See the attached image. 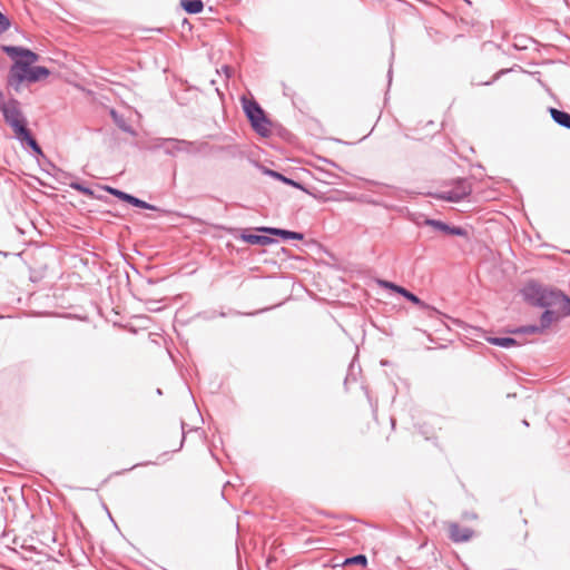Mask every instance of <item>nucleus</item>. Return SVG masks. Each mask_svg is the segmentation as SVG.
I'll return each mask as SVG.
<instances>
[{
  "mask_svg": "<svg viewBox=\"0 0 570 570\" xmlns=\"http://www.w3.org/2000/svg\"><path fill=\"white\" fill-rule=\"evenodd\" d=\"M561 293L560 289L542 286L535 282H530L522 288V295L528 303L544 308L556 307Z\"/></svg>",
  "mask_w": 570,
  "mask_h": 570,
  "instance_id": "f257e3e1",
  "label": "nucleus"
},
{
  "mask_svg": "<svg viewBox=\"0 0 570 570\" xmlns=\"http://www.w3.org/2000/svg\"><path fill=\"white\" fill-rule=\"evenodd\" d=\"M243 110L253 130L261 137L271 135L272 121L255 99L242 98Z\"/></svg>",
  "mask_w": 570,
  "mask_h": 570,
  "instance_id": "f03ea898",
  "label": "nucleus"
},
{
  "mask_svg": "<svg viewBox=\"0 0 570 570\" xmlns=\"http://www.w3.org/2000/svg\"><path fill=\"white\" fill-rule=\"evenodd\" d=\"M154 149H163L167 156L176 157L178 154H197L202 151V148L207 144L197 145L194 141L178 139V138H155L153 140Z\"/></svg>",
  "mask_w": 570,
  "mask_h": 570,
  "instance_id": "7ed1b4c3",
  "label": "nucleus"
},
{
  "mask_svg": "<svg viewBox=\"0 0 570 570\" xmlns=\"http://www.w3.org/2000/svg\"><path fill=\"white\" fill-rule=\"evenodd\" d=\"M50 75V70L43 66H28L27 63L22 65V68L17 69V71H10L8 76V86L13 87L17 91L19 90V86L24 80L29 82H37L43 78H47Z\"/></svg>",
  "mask_w": 570,
  "mask_h": 570,
  "instance_id": "20e7f679",
  "label": "nucleus"
},
{
  "mask_svg": "<svg viewBox=\"0 0 570 570\" xmlns=\"http://www.w3.org/2000/svg\"><path fill=\"white\" fill-rule=\"evenodd\" d=\"M3 119L9 125L14 134H18L24 127H27V119L23 116L20 101L13 97L10 98V105L1 111Z\"/></svg>",
  "mask_w": 570,
  "mask_h": 570,
  "instance_id": "39448f33",
  "label": "nucleus"
},
{
  "mask_svg": "<svg viewBox=\"0 0 570 570\" xmlns=\"http://www.w3.org/2000/svg\"><path fill=\"white\" fill-rule=\"evenodd\" d=\"M1 50L7 53L9 57L14 59V63L12 65L10 71H17V69L22 68L23 63L28 62V66L38 61V53L31 51L30 49L16 47V46H1Z\"/></svg>",
  "mask_w": 570,
  "mask_h": 570,
  "instance_id": "423d86ee",
  "label": "nucleus"
},
{
  "mask_svg": "<svg viewBox=\"0 0 570 570\" xmlns=\"http://www.w3.org/2000/svg\"><path fill=\"white\" fill-rule=\"evenodd\" d=\"M471 193H472L471 184L466 179L461 178L455 181L454 188L446 190V191H442L441 194L438 195V198H440L442 200L451 202V203H459L462 199L470 196Z\"/></svg>",
  "mask_w": 570,
  "mask_h": 570,
  "instance_id": "0eeeda50",
  "label": "nucleus"
},
{
  "mask_svg": "<svg viewBox=\"0 0 570 570\" xmlns=\"http://www.w3.org/2000/svg\"><path fill=\"white\" fill-rule=\"evenodd\" d=\"M232 234L235 238L250 244V245H269L276 243V240L266 235H256L248 232V229H232Z\"/></svg>",
  "mask_w": 570,
  "mask_h": 570,
  "instance_id": "6e6552de",
  "label": "nucleus"
},
{
  "mask_svg": "<svg viewBox=\"0 0 570 570\" xmlns=\"http://www.w3.org/2000/svg\"><path fill=\"white\" fill-rule=\"evenodd\" d=\"M424 224L448 235L460 236L465 238L469 236V233L465 228L461 226H451L439 219L426 218Z\"/></svg>",
  "mask_w": 570,
  "mask_h": 570,
  "instance_id": "1a4fd4ad",
  "label": "nucleus"
},
{
  "mask_svg": "<svg viewBox=\"0 0 570 570\" xmlns=\"http://www.w3.org/2000/svg\"><path fill=\"white\" fill-rule=\"evenodd\" d=\"M16 138L21 142L26 144L35 155L43 156L41 147L37 142L36 138L32 136L28 127H24L22 130L16 134Z\"/></svg>",
  "mask_w": 570,
  "mask_h": 570,
  "instance_id": "9d476101",
  "label": "nucleus"
},
{
  "mask_svg": "<svg viewBox=\"0 0 570 570\" xmlns=\"http://www.w3.org/2000/svg\"><path fill=\"white\" fill-rule=\"evenodd\" d=\"M16 138L21 142L26 144L35 155L43 156L41 147L37 142L36 138L32 136L28 127H24L22 130L16 134Z\"/></svg>",
  "mask_w": 570,
  "mask_h": 570,
  "instance_id": "9b49d317",
  "label": "nucleus"
},
{
  "mask_svg": "<svg viewBox=\"0 0 570 570\" xmlns=\"http://www.w3.org/2000/svg\"><path fill=\"white\" fill-rule=\"evenodd\" d=\"M449 530L450 539L456 543L466 542L473 535V530L466 527H460L458 523H452Z\"/></svg>",
  "mask_w": 570,
  "mask_h": 570,
  "instance_id": "f8f14e48",
  "label": "nucleus"
},
{
  "mask_svg": "<svg viewBox=\"0 0 570 570\" xmlns=\"http://www.w3.org/2000/svg\"><path fill=\"white\" fill-rule=\"evenodd\" d=\"M397 294H400L405 299H407L409 302L416 305L421 311L430 312V313H438V311L435 308L430 306L428 303L422 301L419 296H416L414 293L410 292L409 289H406L403 286L400 287Z\"/></svg>",
  "mask_w": 570,
  "mask_h": 570,
  "instance_id": "ddd939ff",
  "label": "nucleus"
},
{
  "mask_svg": "<svg viewBox=\"0 0 570 570\" xmlns=\"http://www.w3.org/2000/svg\"><path fill=\"white\" fill-rule=\"evenodd\" d=\"M263 173L278 181H282L283 184L285 185H288V186H292L296 189H304V185L297 180H294L289 177H286L285 175H283L282 173L279 171H276V170H273V169H269V168H264L263 169Z\"/></svg>",
  "mask_w": 570,
  "mask_h": 570,
  "instance_id": "4468645a",
  "label": "nucleus"
},
{
  "mask_svg": "<svg viewBox=\"0 0 570 570\" xmlns=\"http://www.w3.org/2000/svg\"><path fill=\"white\" fill-rule=\"evenodd\" d=\"M548 111H549L552 120L557 125L570 130V114L569 112H567L564 110L557 109L554 107H549Z\"/></svg>",
  "mask_w": 570,
  "mask_h": 570,
  "instance_id": "2eb2a0df",
  "label": "nucleus"
},
{
  "mask_svg": "<svg viewBox=\"0 0 570 570\" xmlns=\"http://www.w3.org/2000/svg\"><path fill=\"white\" fill-rule=\"evenodd\" d=\"M110 117L112 119V121L115 122V125L124 132H127L131 136H136L137 132L136 130L127 122V120L125 119V117L119 114L117 110L115 109H111L110 110Z\"/></svg>",
  "mask_w": 570,
  "mask_h": 570,
  "instance_id": "dca6fc26",
  "label": "nucleus"
},
{
  "mask_svg": "<svg viewBox=\"0 0 570 570\" xmlns=\"http://www.w3.org/2000/svg\"><path fill=\"white\" fill-rule=\"evenodd\" d=\"M316 173L317 174H316L315 178L318 181L327 184V185H336L341 180V176H338L335 173H332V171H328L326 169H323L321 167L316 168Z\"/></svg>",
  "mask_w": 570,
  "mask_h": 570,
  "instance_id": "f3484780",
  "label": "nucleus"
},
{
  "mask_svg": "<svg viewBox=\"0 0 570 570\" xmlns=\"http://www.w3.org/2000/svg\"><path fill=\"white\" fill-rule=\"evenodd\" d=\"M487 341L492 345L500 346L503 348H509L512 346L520 345V343L515 338L510 337V336H504V337L490 336L487 338Z\"/></svg>",
  "mask_w": 570,
  "mask_h": 570,
  "instance_id": "a211bd4d",
  "label": "nucleus"
},
{
  "mask_svg": "<svg viewBox=\"0 0 570 570\" xmlns=\"http://www.w3.org/2000/svg\"><path fill=\"white\" fill-rule=\"evenodd\" d=\"M180 6L189 14L200 13L204 9L202 0H180Z\"/></svg>",
  "mask_w": 570,
  "mask_h": 570,
  "instance_id": "6ab92c4d",
  "label": "nucleus"
},
{
  "mask_svg": "<svg viewBox=\"0 0 570 570\" xmlns=\"http://www.w3.org/2000/svg\"><path fill=\"white\" fill-rule=\"evenodd\" d=\"M559 320V315L556 311L547 308L540 317V328L544 332L550 325Z\"/></svg>",
  "mask_w": 570,
  "mask_h": 570,
  "instance_id": "aec40b11",
  "label": "nucleus"
},
{
  "mask_svg": "<svg viewBox=\"0 0 570 570\" xmlns=\"http://www.w3.org/2000/svg\"><path fill=\"white\" fill-rule=\"evenodd\" d=\"M127 204H130L131 206L134 207H138V208H142V209H149V210H159V212H163L165 213L166 210L164 209H160L158 208L157 206L153 205V204H149L134 195H129L127 202Z\"/></svg>",
  "mask_w": 570,
  "mask_h": 570,
  "instance_id": "412c9836",
  "label": "nucleus"
},
{
  "mask_svg": "<svg viewBox=\"0 0 570 570\" xmlns=\"http://www.w3.org/2000/svg\"><path fill=\"white\" fill-rule=\"evenodd\" d=\"M556 307L561 316H570V297L562 292Z\"/></svg>",
  "mask_w": 570,
  "mask_h": 570,
  "instance_id": "4be33fe9",
  "label": "nucleus"
},
{
  "mask_svg": "<svg viewBox=\"0 0 570 570\" xmlns=\"http://www.w3.org/2000/svg\"><path fill=\"white\" fill-rule=\"evenodd\" d=\"M542 332L540 325H523L510 331L512 334H537Z\"/></svg>",
  "mask_w": 570,
  "mask_h": 570,
  "instance_id": "5701e85b",
  "label": "nucleus"
},
{
  "mask_svg": "<svg viewBox=\"0 0 570 570\" xmlns=\"http://www.w3.org/2000/svg\"><path fill=\"white\" fill-rule=\"evenodd\" d=\"M362 566L363 568H366L367 566V558L365 554H356L353 557H348L344 560L343 566Z\"/></svg>",
  "mask_w": 570,
  "mask_h": 570,
  "instance_id": "b1692460",
  "label": "nucleus"
},
{
  "mask_svg": "<svg viewBox=\"0 0 570 570\" xmlns=\"http://www.w3.org/2000/svg\"><path fill=\"white\" fill-rule=\"evenodd\" d=\"M104 189L109 193L110 195L115 196L116 198L122 200V202H127L128 197L130 194L126 193V191H122L120 189H117V188H114L111 186H104Z\"/></svg>",
  "mask_w": 570,
  "mask_h": 570,
  "instance_id": "393cba45",
  "label": "nucleus"
},
{
  "mask_svg": "<svg viewBox=\"0 0 570 570\" xmlns=\"http://www.w3.org/2000/svg\"><path fill=\"white\" fill-rule=\"evenodd\" d=\"M69 186L81 193L82 195H86V196H89V197H94V190L87 186H85L83 184L79 183V181H72L69 184Z\"/></svg>",
  "mask_w": 570,
  "mask_h": 570,
  "instance_id": "a878e982",
  "label": "nucleus"
},
{
  "mask_svg": "<svg viewBox=\"0 0 570 570\" xmlns=\"http://www.w3.org/2000/svg\"><path fill=\"white\" fill-rule=\"evenodd\" d=\"M256 229L261 233H265V234L273 235V236H279L281 238L283 237V230H284L282 228H276V227H258Z\"/></svg>",
  "mask_w": 570,
  "mask_h": 570,
  "instance_id": "bb28decb",
  "label": "nucleus"
},
{
  "mask_svg": "<svg viewBox=\"0 0 570 570\" xmlns=\"http://www.w3.org/2000/svg\"><path fill=\"white\" fill-rule=\"evenodd\" d=\"M283 239H295V240H302L304 238V234L299 232H293L288 229L283 230Z\"/></svg>",
  "mask_w": 570,
  "mask_h": 570,
  "instance_id": "cd10ccee",
  "label": "nucleus"
},
{
  "mask_svg": "<svg viewBox=\"0 0 570 570\" xmlns=\"http://www.w3.org/2000/svg\"><path fill=\"white\" fill-rule=\"evenodd\" d=\"M10 20L0 11V35L6 32L10 28Z\"/></svg>",
  "mask_w": 570,
  "mask_h": 570,
  "instance_id": "c85d7f7f",
  "label": "nucleus"
},
{
  "mask_svg": "<svg viewBox=\"0 0 570 570\" xmlns=\"http://www.w3.org/2000/svg\"><path fill=\"white\" fill-rule=\"evenodd\" d=\"M301 190L306 193L307 195L312 196L315 199H318V200H324L325 199L323 194L316 191L315 188H307L306 186H304V189H301Z\"/></svg>",
  "mask_w": 570,
  "mask_h": 570,
  "instance_id": "c756f323",
  "label": "nucleus"
},
{
  "mask_svg": "<svg viewBox=\"0 0 570 570\" xmlns=\"http://www.w3.org/2000/svg\"><path fill=\"white\" fill-rule=\"evenodd\" d=\"M379 284L383 287V288H386V289H391L395 293L399 292L400 289V285L393 283V282H390V281H380Z\"/></svg>",
  "mask_w": 570,
  "mask_h": 570,
  "instance_id": "7c9ffc66",
  "label": "nucleus"
},
{
  "mask_svg": "<svg viewBox=\"0 0 570 570\" xmlns=\"http://www.w3.org/2000/svg\"><path fill=\"white\" fill-rule=\"evenodd\" d=\"M10 105V98L7 100L2 90H0V111L4 110Z\"/></svg>",
  "mask_w": 570,
  "mask_h": 570,
  "instance_id": "2f4dec72",
  "label": "nucleus"
},
{
  "mask_svg": "<svg viewBox=\"0 0 570 570\" xmlns=\"http://www.w3.org/2000/svg\"><path fill=\"white\" fill-rule=\"evenodd\" d=\"M180 426H181V439H180L178 448L175 451H179L183 448L185 439H186V431H185L186 423L184 421H181Z\"/></svg>",
  "mask_w": 570,
  "mask_h": 570,
  "instance_id": "473e14b6",
  "label": "nucleus"
},
{
  "mask_svg": "<svg viewBox=\"0 0 570 570\" xmlns=\"http://www.w3.org/2000/svg\"><path fill=\"white\" fill-rule=\"evenodd\" d=\"M504 72H505V70H501L500 72H498V73L493 77V79H492V80L484 82V85H485V86L492 85V83H493V82H494V81L500 77V75H502V73H504Z\"/></svg>",
  "mask_w": 570,
  "mask_h": 570,
  "instance_id": "72a5a7b5",
  "label": "nucleus"
},
{
  "mask_svg": "<svg viewBox=\"0 0 570 570\" xmlns=\"http://www.w3.org/2000/svg\"><path fill=\"white\" fill-rule=\"evenodd\" d=\"M223 70H224V73H226L227 77H230L232 75V69L228 67V66H224L223 67Z\"/></svg>",
  "mask_w": 570,
  "mask_h": 570,
  "instance_id": "f704fd0d",
  "label": "nucleus"
},
{
  "mask_svg": "<svg viewBox=\"0 0 570 570\" xmlns=\"http://www.w3.org/2000/svg\"><path fill=\"white\" fill-rule=\"evenodd\" d=\"M324 163L331 165V166H334V167H338L334 161L332 160H327V159H323Z\"/></svg>",
  "mask_w": 570,
  "mask_h": 570,
  "instance_id": "c9c22d12",
  "label": "nucleus"
},
{
  "mask_svg": "<svg viewBox=\"0 0 570 570\" xmlns=\"http://www.w3.org/2000/svg\"><path fill=\"white\" fill-rule=\"evenodd\" d=\"M387 77H389V81L391 82V77H392V68L389 69V72H387Z\"/></svg>",
  "mask_w": 570,
  "mask_h": 570,
  "instance_id": "e433bc0d",
  "label": "nucleus"
},
{
  "mask_svg": "<svg viewBox=\"0 0 570 570\" xmlns=\"http://www.w3.org/2000/svg\"><path fill=\"white\" fill-rule=\"evenodd\" d=\"M522 423H523V425L529 426V423L527 422V420H523Z\"/></svg>",
  "mask_w": 570,
  "mask_h": 570,
  "instance_id": "4c0bfd02",
  "label": "nucleus"
}]
</instances>
